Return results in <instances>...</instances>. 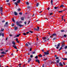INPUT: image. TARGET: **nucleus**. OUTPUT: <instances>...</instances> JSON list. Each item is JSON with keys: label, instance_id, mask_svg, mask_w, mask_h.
I'll list each match as a JSON object with an SVG mask.
<instances>
[{"label": "nucleus", "instance_id": "nucleus-1", "mask_svg": "<svg viewBox=\"0 0 67 67\" xmlns=\"http://www.w3.org/2000/svg\"><path fill=\"white\" fill-rule=\"evenodd\" d=\"M12 43L14 45L13 46V47L15 49H17V48L16 47V45H15V42L14 41H12Z\"/></svg>", "mask_w": 67, "mask_h": 67}, {"label": "nucleus", "instance_id": "nucleus-2", "mask_svg": "<svg viewBox=\"0 0 67 67\" xmlns=\"http://www.w3.org/2000/svg\"><path fill=\"white\" fill-rule=\"evenodd\" d=\"M21 2V0H18V1L16 2H15V5H16V6H18V4H19L20 3V2Z\"/></svg>", "mask_w": 67, "mask_h": 67}, {"label": "nucleus", "instance_id": "nucleus-3", "mask_svg": "<svg viewBox=\"0 0 67 67\" xmlns=\"http://www.w3.org/2000/svg\"><path fill=\"white\" fill-rule=\"evenodd\" d=\"M16 25H18V26H19L20 27L21 26H24V25H22L21 24H20L19 23V21H16Z\"/></svg>", "mask_w": 67, "mask_h": 67}, {"label": "nucleus", "instance_id": "nucleus-4", "mask_svg": "<svg viewBox=\"0 0 67 67\" xmlns=\"http://www.w3.org/2000/svg\"><path fill=\"white\" fill-rule=\"evenodd\" d=\"M0 12H1V13H1L2 15H3V14L2 13L3 11V8L2 7H1L0 8Z\"/></svg>", "mask_w": 67, "mask_h": 67}, {"label": "nucleus", "instance_id": "nucleus-5", "mask_svg": "<svg viewBox=\"0 0 67 67\" xmlns=\"http://www.w3.org/2000/svg\"><path fill=\"white\" fill-rule=\"evenodd\" d=\"M65 41H63V42H61V43H62V47H64V46H65Z\"/></svg>", "mask_w": 67, "mask_h": 67}, {"label": "nucleus", "instance_id": "nucleus-6", "mask_svg": "<svg viewBox=\"0 0 67 67\" xmlns=\"http://www.w3.org/2000/svg\"><path fill=\"white\" fill-rule=\"evenodd\" d=\"M2 35L3 37V36H4V33H3L2 32H0V36H2Z\"/></svg>", "mask_w": 67, "mask_h": 67}, {"label": "nucleus", "instance_id": "nucleus-7", "mask_svg": "<svg viewBox=\"0 0 67 67\" xmlns=\"http://www.w3.org/2000/svg\"><path fill=\"white\" fill-rule=\"evenodd\" d=\"M44 54L45 55H49V52H44Z\"/></svg>", "mask_w": 67, "mask_h": 67}, {"label": "nucleus", "instance_id": "nucleus-8", "mask_svg": "<svg viewBox=\"0 0 67 67\" xmlns=\"http://www.w3.org/2000/svg\"><path fill=\"white\" fill-rule=\"evenodd\" d=\"M36 62H37L38 63V64H40V60H39L37 59L36 60Z\"/></svg>", "mask_w": 67, "mask_h": 67}, {"label": "nucleus", "instance_id": "nucleus-9", "mask_svg": "<svg viewBox=\"0 0 67 67\" xmlns=\"http://www.w3.org/2000/svg\"><path fill=\"white\" fill-rule=\"evenodd\" d=\"M67 10V9H65L64 10H63L59 11V13H62V12L63 11H65V10Z\"/></svg>", "mask_w": 67, "mask_h": 67}, {"label": "nucleus", "instance_id": "nucleus-10", "mask_svg": "<svg viewBox=\"0 0 67 67\" xmlns=\"http://www.w3.org/2000/svg\"><path fill=\"white\" fill-rule=\"evenodd\" d=\"M59 65L60 66H62V67L63 66V64L62 63L60 62L59 63Z\"/></svg>", "mask_w": 67, "mask_h": 67}, {"label": "nucleus", "instance_id": "nucleus-11", "mask_svg": "<svg viewBox=\"0 0 67 67\" xmlns=\"http://www.w3.org/2000/svg\"><path fill=\"white\" fill-rule=\"evenodd\" d=\"M14 14L15 15H18V13L16 12H14Z\"/></svg>", "mask_w": 67, "mask_h": 67}, {"label": "nucleus", "instance_id": "nucleus-12", "mask_svg": "<svg viewBox=\"0 0 67 67\" xmlns=\"http://www.w3.org/2000/svg\"><path fill=\"white\" fill-rule=\"evenodd\" d=\"M31 60V58H29V59H28V63H29V62H30V61Z\"/></svg>", "mask_w": 67, "mask_h": 67}, {"label": "nucleus", "instance_id": "nucleus-13", "mask_svg": "<svg viewBox=\"0 0 67 67\" xmlns=\"http://www.w3.org/2000/svg\"><path fill=\"white\" fill-rule=\"evenodd\" d=\"M20 35V34H19L18 35H17L16 36V37H19Z\"/></svg>", "mask_w": 67, "mask_h": 67}, {"label": "nucleus", "instance_id": "nucleus-14", "mask_svg": "<svg viewBox=\"0 0 67 67\" xmlns=\"http://www.w3.org/2000/svg\"><path fill=\"white\" fill-rule=\"evenodd\" d=\"M52 36H56V34H54L52 35Z\"/></svg>", "mask_w": 67, "mask_h": 67}, {"label": "nucleus", "instance_id": "nucleus-15", "mask_svg": "<svg viewBox=\"0 0 67 67\" xmlns=\"http://www.w3.org/2000/svg\"><path fill=\"white\" fill-rule=\"evenodd\" d=\"M12 21L13 22H14V23H15V20L14 19V18H12Z\"/></svg>", "mask_w": 67, "mask_h": 67}, {"label": "nucleus", "instance_id": "nucleus-16", "mask_svg": "<svg viewBox=\"0 0 67 67\" xmlns=\"http://www.w3.org/2000/svg\"><path fill=\"white\" fill-rule=\"evenodd\" d=\"M1 54H6V53H5L4 52H1Z\"/></svg>", "mask_w": 67, "mask_h": 67}, {"label": "nucleus", "instance_id": "nucleus-17", "mask_svg": "<svg viewBox=\"0 0 67 67\" xmlns=\"http://www.w3.org/2000/svg\"><path fill=\"white\" fill-rule=\"evenodd\" d=\"M15 28V30H18V27H14Z\"/></svg>", "mask_w": 67, "mask_h": 67}, {"label": "nucleus", "instance_id": "nucleus-18", "mask_svg": "<svg viewBox=\"0 0 67 67\" xmlns=\"http://www.w3.org/2000/svg\"><path fill=\"white\" fill-rule=\"evenodd\" d=\"M21 20H24V17H21Z\"/></svg>", "mask_w": 67, "mask_h": 67}, {"label": "nucleus", "instance_id": "nucleus-19", "mask_svg": "<svg viewBox=\"0 0 67 67\" xmlns=\"http://www.w3.org/2000/svg\"><path fill=\"white\" fill-rule=\"evenodd\" d=\"M38 56L39 57H42V55L41 54H40V55H38Z\"/></svg>", "mask_w": 67, "mask_h": 67}, {"label": "nucleus", "instance_id": "nucleus-20", "mask_svg": "<svg viewBox=\"0 0 67 67\" xmlns=\"http://www.w3.org/2000/svg\"><path fill=\"white\" fill-rule=\"evenodd\" d=\"M42 39L44 40H46V37H43L42 38Z\"/></svg>", "mask_w": 67, "mask_h": 67}, {"label": "nucleus", "instance_id": "nucleus-21", "mask_svg": "<svg viewBox=\"0 0 67 67\" xmlns=\"http://www.w3.org/2000/svg\"><path fill=\"white\" fill-rule=\"evenodd\" d=\"M4 29L3 28H1V31H2V32H3V31H4Z\"/></svg>", "mask_w": 67, "mask_h": 67}, {"label": "nucleus", "instance_id": "nucleus-22", "mask_svg": "<svg viewBox=\"0 0 67 67\" xmlns=\"http://www.w3.org/2000/svg\"><path fill=\"white\" fill-rule=\"evenodd\" d=\"M60 43H59L57 45L58 47H59L60 46Z\"/></svg>", "mask_w": 67, "mask_h": 67}, {"label": "nucleus", "instance_id": "nucleus-23", "mask_svg": "<svg viewBox=\"0 0 67 67\" xmlns=\"http://www.w3.org/2000/svg\"><path fill=\"white\" fill-rule=\"evenodd\" d=\"M64 7V5H62L60 6V8H63V7Z\"/></svg>", "mask_w": 67, "mask_h": 67}, {"label": "nucleus", "instance_id": "nucleus-24", "mask_svg": "<svg viewBox=\"0 0 67 67\" xmlns=\"http://www.w3.org/2000/svg\"><path fill=\"white\" fill-rule=\"evenodd\" d=\"M34 30L36 31H39V30L37 29H36V28H34Z\"/></svg>", "mask_w": 67, "mask_h": 67}, {"label": "nucleus", "instance_id": "nucleus-25", "mask_svg": "<svg viewBox=\"0 0 67 67\" xmlns=\"http://www.w3.org/2000/svg\"><path fill=\"white\" fill-rule=\"evenodd\" d=\"M58 8V7H54V9H55V10H56V9H57V8Z\"/></svg>", "mask_w": 67, "mask_h": 67}, {"label": "nucleus", "instance_id": "nucleus-26", "mask_svg": "<svg viewBox=\"0 0 67 67\" xmlns=\"http://www.w3.org/2000/svg\"><path fill=\"white\" fill-rule=\"evenodd\" d=\"M59 60H57V63H59Z\"/></svg>", "mask_w": 67, "mask_h": 67}, {"label": "nucleus", "instance_id": "nucleus-27", "mask_svg": "<svg viewBox=\"0 0 67 67\" xmlns=\"http://www.w3.org/2000/svg\"><path fill=\"white\" fill-rule=\"evenodd\" d=\"M25 45H26V46H27V47L29 46V44H27V43H26L25 44Z\"/></svg>", "mask_w": 67, "mask_h": 67}, {"label": "nucleus", "instance_id": "nucleus-28", "mask_svg": "<svg viewBox=\"0 0 67 67\" xmlns=\"http://www.w3.org/2000/svg\"><path fill=\"white\" fill-rule=\"evenodd\" d=\"M38 5H39V3H38L36 4V7H38Z\"/></svg>", "mask_w": 67, "mask_h": 67}, {"label": "nucleus", "instance_id": "nucleus-29", "mask_svg": "<svg viewBox=\"0 0 67 67\" xmlns=\"http://www.w3.org/2000/svg\"><path fill=\"white\" fill-rule=\"evenodd\" d=\"M63 59H64V60H67V58H63Z\"/></svg>", "mask_w": 67, "mask_h": 67}, {"label": "nucleus", "instance_id": "nucleus-30", "mask_svg": "<svg viewBox=\"0 0 67 67\" xmlns=\"http://www.w3.org/2000/svg\"><path fill=\"white\" fill-rule=\"evenodd\" d=\"M62 48H62V47H61L60 49L59 50V51H60V50H61V49H62Z\"/></svg>", "mask_w": 67, "mask_h": 67}, {"label": "nucleus", "instance_id": "nucleus-31", "mask_svg": "<svg viewBox=\"0 0 67 67\" xmlns=\"http://www.w3.org/2000/svg\"><path fill=\"white\" fill-rule=\"evenodd\" d=\"M23 34V35H26V33H24Z\"/></svg>", "mask_w": 67, "mask_h": 67}, {"label": "nucleus", "instance_id": "nucleus-32", "mask_svg": "<svg viewBox=\"0 0 67 67\" xmlns=\"http://www.w3.org/2000/svg\"><path fill=\"white\" fill-rule=\"evenodd\" d=\"M7 5H10V3H8L7 4Z\"/></svg>", "mask_w": 67, "mask_h": 67}, {"label": "nucleus", "instance_id": "nucleus-33", "mask_svg": "<svg viewBox=\"0 0 67 67\" xmlns=\"http://www.w3.org/2000/svg\"><path fill=\"white\" fill-rule=\"evenodd\" d=\"M26 4L27 5H29V2H27L26 3Z\"/></svg>", "mask_w": 67, "mask_h": 67}, {"label": "nucleus", "instance_id": "nucleus-34", "mask_svg": "<svg viewBox=\"0 0 67 67\" xmlns=\"http://www.w3.org/2000/svg\"><path fill=\"white\" fill-rule=\"evenodd\" d=\"M61 31L62 32H65V30H61Z\"/></svg>", "mask_w": 67, "mask_h": 67}, {"label": "nucleus", "instance_id": "nucleus-35", "mask_svg": "<svg viewBox=\"0 0 67 67\" xmlns=\"http://www.w3.org/2000/svg\"><path fill=\"white\" fill-rule=\"evenodd\" d=\"M56 40V37H54L53 38V40Z\"/></svg>", "mask_w": 67, "mask_h": 67}, {"label": "nucleus", "instance_id": "nucleus-36", "mask_svg": "<svg viewBox=\"0 0 67 67\" xmlns=\"http://www.w3.org/2000/svg\"><path fill=\"white\" fill-rule=\"evenodd\" d=\"M27 43H28V44H29V45H31V44L30 43V42H28Z\"/></svg>", "mask_w": 67, "mask_h": 67}, {"label": "nucleus", "instance_id": "nucleus-37", "mask_svg": "<svg viewBox=\"0 0 67 67\" xmlns=\"http://www.w3.org/2000/svg\"><path fill=\"white\" fill-rule=\"evenodd\" d=\"M18 11H21V9H20L19 8L18 9Z\"/></svg>", "mask_w": 67, "mask_h": 67}, {"label": "nucleus", "instance_id": "nucleus-38", "mask_svg": "<svg viewBox=\"0 0 67 67\" xmlns=\"http://www.w3.org/2000/svg\"><path fill=\"white\" fill-rule=\"evenodd\" d=\"M33 57V55H30V57L31 58H32Z\"/></svg>", "mask_w": 67, "mask_h": 67}, {"label": "nucleus", "instance_id": "nucleus-39", "mask_svg": "<svg viewBox=\"0 0 67 67\" xmlns=\"http://www.w3.org/2000/svg\"><path fill=\"white\" fill-rule=\"evenodd\" d=\"M35 58H36V59H37L38 58V56H36L35 57Z\"/></svg>", "mask_w": 67, "mask_h": 67}, {"label": "nucleus", "instance_id": "nucleus-40", "mask_svg": "<svg viewBox=\"0 0 67 67\" xmlns=\"http://www.w3.org/2000/svg\"><path fill=\"white\" fill-rule=\"evenodd\" d=\"M47 58H45L43 60L44 61H45V60H47Z\"/></svg>", "mask_w": 67, "mask_h": 67}, {"label": "nucleus", "instance_id": "nucleus-41", "mask_svg": "<svg viewBox=\"0 0 67 67\" xmlns=\"http://www.w3.org/2000/svg\"><path fill=\"white\" fill-rule=\"evenodd\" d=\"M19 14H20V15H22V13H19Z\"/></svg>", "mask_w": 67, "mask_h": 67}, {"label": "nucleus", "instance_id": "nucleus-42", "mask_svg": "<svg viewBox=\"0 0 67 67\" xmlns=\"http://www.w3.org/2000/svg\"><path fill=\"white\" fill-rule=\"evenodd\" d=\"M56 59H59V57H57L56 58Z\"/></svg>", "mask_w": 67, "mask_h": 67}, {"label": "nucleus", "instance_id": "nucleus-43", "mask_svg": "<svg viewBox=\"0 0 67 67\" xmlns=\"http://www.w3.org/2000/svg\"><path fill=\"white\" fill-rule=\"evenodd\" d=\"M53 13H50V15H53Z\"/></svg>", "mask_w": 67, "mask_h": 67}, {"label": "nucleus", "instance_id": "nucleus-44", "mask_svg": "<svg viewBox=\"0 0 67 67\" xmlns=\"http://www.w3.org/2000/svg\"><path fill=\"white\" fill-rule=\"evenodd\" d=\"M29 32H30V33H33V31H29Z\"/></svg>", "mask_w": 67, "mask_h": 67}, {"label": "nucleus", "instance_id": "nucleus-45", "mask_svg": "<svg viewBox=\"0 0 67 67\" xmlns=\"http://www.w3.org/2000/svg\"><path fill=\"white\" fill-rule=\"evenodd\" d=\"M64 37H66V36H67V35H64Z\"/></svg>", "mask_w": 67, "mask_h": 67}, {"label": "nucleus", "instance_id": "nucleus-46", "mask_svg": "<svg viewBox=\"0 0 67 67\" xmlns=\"http://www.w3.org/2000/svg\"><path fill=\"white\" fill-rule=\"evenodd\" d=\"M16 41H18V38H16Z\"/></svg>", "mask_w": 67, "mask_h": 67}, {"label": "nucleus", "instance_id": "nucleus-47", "mask_svg": "<svg viewBox=\"0 0 67 67\" xmlns=\"http://www.w3.org/2000/svg\"><path fill=\"white\" fill-rule=\"evenodd\" d=\"M67 48V46H66L65 47V49H66Z\"/></svg>", "mask_w": 67, "mask_h": 67}, {"label": "nucleus", "instance_id": "nucleus-48", "mask_svg": "<svg viewBox=\"0 0 67 67\" xmlns=\"http://www.w3.org/2000/svg\"><path fill=\"white\" fill-rule=\"evenodd\" d=\"M8 22H6V23H5V24H6V25H8Z\"/></svg>", "mask_w": 67, "mask_h": 67}, {"label": "nucleus", "instance_id": "nucleus-49", "mask_svg": "<svg viewBox=\"0 0 67 67\" xmlns=\"http://www.w3.org/2000/svg\"><path fill=\"white\" fill-rule=\"evenodd\" d=\"M17 43H20V41H17Z\"/></svg>", "mask_w": 67, "mask_h": 67}, {"label": "nucleus", "instance_id": "nucleus-50", "mask_svg": "<svg viewBox=\"0 0 67 67\" xmlns=\"http://www.w3.org/2000/svg\"><path fill=\"white\" fill-rule=\"evenodd\" d=\"M37 41H38V37L37 36Z\"/></svg>", "mask_w": 67, "mask_h": 67}, {"label": "nucleus", "instance_id": "nucleus-51", "mask_svg": "<svg viewBox=\"0 0 67 67\" xmlns=\"http://www.w3.org/2000/svg\"><path fill=\"white\" fill-rule=\"evenodd\" d=\"M14 24H12V26H14Z\"/></svg>", "mask_w": 67, "mask_h": 67}, {"label": "nucleus", "instance_id": "nucleus-52", "mask_svg": "<svg viewBox=\"0 0 67 67\" xmlns=\"http://www.w3.org/2000/svg\"><path fill=\"white\" fill-rule=\"evenodd\" d=\"M63 17H64V16H62V21H63Z\"/></svg>", "mask_w": 67, "mask_h": 67}, {"label": "nucleus", "instance_id": "nucleus-53", "mask_svg": "<svg viewBox=\"0 0 67 67\" xmlns=\"http://www.w3.org/2000/svg\"><path fill=\"white\" fill-rule=\"evenodd\" d=\"M32 54H35V52L34 51L32 52Z\"/></svg>", "mask_w": 67, "mask_h": 67}, {"label": "nucleus", "instance_id": "nucleus-54", "mask_svg": "<svg viewBox=\"0 0 67 67\" xmlns=\"http://www.w3.org/2000/svg\"><path fill=\"white\" fill-rule=\"evenodd\" d=\"M19 23H22V21H19Z\"/></svg>", "mask_w": 67, "mask_h": 67}, {"label": "nucleus", "instance_id": "nucleus-55", "mask_svg": "<svg viewBox=\"0 0 67 67\" xmlns=\"http://www.w3.org/2000/svg\"><path fill=\"white\" fill-rule=\"evenodd\" d=\"M9 0H6V2H9Z\"/></svg>", "mask_w": 67, "mask_h": 67}, {"label": "nucleus", "instance_id": "nucleus-56", "mask_svg": "<svg viewBox=\"0 0 67 67\" xmlns=\"http://www.w3.org/2000/svg\"><path fill=\"white\" fill-rule=\"evenodd\" d=\"M53 0H51V3H53Z\"/></svg>", "mask_w": 67, "mask_h": 67}, {"label": "nucleus", "instance_id": "nucleus-57", "mask_svg": "<svg viewBox=\"0 0 67 67\" xmlns=\"http://www.w3.org/2000/svg\"><path fill=\"white\" fill-rule=\"evenodd\" d=\"M63 65H65V63H64V62H63Z\"/></svg>", "mask_w": 67, "mask_h": 67}, {"label": "nucleus", "instance_id": "nucleus-58", "mask_svg": "<svg viewBox=\"0 0 67 67\" xmlns=\"http://www.w3.org/2000/svg\"><path fill=\"white\" fill-rule=\"evenodd\" d=\"M7 25H6V24H5V25H4V27H5V26H7Z\"/></svg>", "mask_w": 67, "mask_h": 67}, {"label": "nucleus", "instance_id": "nucleus-59", "mask_svg": "<svg viewBox=\"0 0 67 67\" xmlns=\"http://www.w3.org/2000/svg\"><path fill=\"white\" fill-rule=\"evenodd\" d=\"M37 30H39L40 28L39 27H37Z\"/></svg>", "mask_w": 67, "mask_h": 67}, {"label": "nucleus", "instance_id": "nucleus-60", "mask_svg": "<svg viewBox=\"0 0 67 67\" xmlns=\"http://www.w3.org/2000/svg\"><path fill=\"white\" fill-rule=\"evenodd\" d=\"M4 22H5V21H4V20H3V21H2V22L3 23Z\"/></svg>", "mask_w": 67, "mask_h": 67}, {"label": "nucleus", "instance_id": "nucleus-61", "mask_svg": "<svg viewBox=\"0 0 67 67\" xmlns=\"http://www.w3.org/2000/svg\"><path fill=\"white\" fill-rule=\"evenodd\" d=\"M31 50H32V48H30V51H31Z\"/></svg>", "mask_w": 67, "mask_h": 67}, {"label": "nucleus", "instance_id": "nucleus-62", "mask_svg": "<svg viewBox=\"0 0 67 67\" xmlns=\"http://www.w3.org/2000/svg\"><path fill=\"white\" fill-rule=\"evenodd\" d=\"M29 33H30L29 32H26V34H29Z\"/></svg>", "mask_w": 67, "mask_h": 67}, {"label": "nucleus", "instance_id": "nucleus-63", "mask_svg": "<svg viewBox=\"0 0 67 67\" xmlns=\"http://www.w3.org/2000/svg\"><path fill=\"white\" fill-rule=\"evenodd\" d=\"M42 67H44V64H43L42 65Z\"/></svg>", "mask_w": 67, "mask_h": 67}, {"label": "nucleus", "instance_id": "nucleus-64", "mask_svg": "<svg viewBox=\"0 0 67 67\" xmlns=\"http://www.w3.org/2000/svg\"><path fill=\"white\" fill-rule=\"evenodd\" d=\"M24 23H25V24H26V21L25 22H24Z\"/></svg>", "mask_w": 67, "mask_h": 67}]
</instances>
